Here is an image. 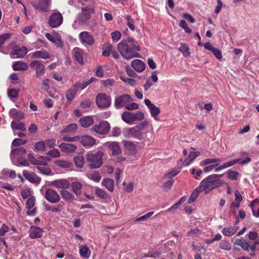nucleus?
I'll list each match as a JSON object with an SVG mask.
<instances>
[{"instance_id": "obj_1", "label": "nucleus", "mask_w": 259, "mask_h": 259, "mask_svg": "<svg viewBox=\"0 0 259 259\" xmlns=\"http://www.w3.org/2000/svg\"><path fill=\"white\" fill-rule=\"evenodd\" d=\"M117 50L122 57L126 59L140 57L138 53L141 48L134 38L128 37L122 39L117 45Z\"/></svg>"}, {"instance_id": "obj_2", "label": "nucleus", "mask_w": 259, "mask_h": 259, "mask_svg": "<svg viewBox=\"0 0 259 259\" xmlns=\"http://www.w3.org/2000/svg\"><path fill=\"white\" fill-rule=\"evenodd\" d=\"M223 175L212 174L203 179L200 183L199 187L205 194L208 193L212 190L218 188L223 184L220 179Z\"/></svg>"}, {"instance_id": "obj_3", "label": "nucleus", "mask_w": 259, "mask_h": 259, "mask_svg": "<svg viewBox=\"0 0 259 259\" xmlns=\"http://www.w3.org/2000/svg\"><path fill=\"white\" fill-rule=\"evenodd\" d=\"M103 153L98 151L96 153H89L87 155V160L89 162L90 166L92 168H98L102 164Z\"/></svg>"}, {"instance_id": "obj_4", "label": "nucleus", "mask_w": 259, "mask_h": 259, "mask_svg": "<svg viewBox=\"0 0 259 259\" xmlns=\"http://www.w3.org/2000/svg\"><path fill=\"white\" fill-rule=\"evenodd\" d=\"M90 18V14L85 8H82V12L79 14L75 19L72 27L77 29L79 26L84 25Z\"/></svg>"}, {"instance_id": "obj_5", "label": "nucleus", "mask_w": 259, "mask_h": 259, "mask_svg": "<svg viewBox=\"0 0 259 259\" xmlns=\"http://www.w3.org/2000/svg\"><path fill=\"white\" fill-rule=\"evenodd\" d=\"M96 104L100 108H106L111 104V99L105 94L99 93L96 96Z\"/></svg>"}, {"instance_id": "obj_6", "label": "nucleus", "mask_w": 259, "mask_h": 259, "mask_svg": "<svg viewBox=\"0 0 259 259\" xmlns=\"http://www.w3.org/2000/svg\"><path fill=\"white\" fill-rule=\"evenodd\" d=\"M63 22V16L58 11L52 13L49 19L48 24L52 28L60 26Z\"/></svg>"}, {"instance_id": "obj_7", "label": "nucleus", "mask_w": 259, "mask_h": 259, "mask_svg": "<svg viewBox=\"0 0 259 259\" xmlns=\"http://www.w3.org/2000/svg\"><path fill=\"white\" fill-rule=\"evenodd\" d=\"M133 101L131 97L127 94L119 96L115 98L114 106L116 109L125 107L128 103Z\"/></svg>"}, {"instance_id": "obj_8", "label": "nucleus", "mask_w": 259, "mask_h": 259, "mask_svg": "<svg viewBox=\"0 0 259 259\" xmlns=\"http://www.w3.org/2000/svg\"><path fill=\"white\" fill-rule=\"evenodd\" d=\"M79 39L84 46H92L95 43L94 38L88 31L81 32L79 34Z\"/></svg>"}, {"instance_id": "obj_9", "label": "nucleus", "mask_w": 259, "mask_h": 259, "mask_svg": "<svg viewBox=\"0 0 259 259\" xmlns=\"http://www.w3.org/2000/svg\"><path fill=\"white\" fill-rule=\"evenodd\" d=\"M110 126L107 121H102L98 124H95L93 127V130L100 134H106L110 130Z\"/></svg>"}, {"instance_id": "obj_10", "label": "nucleus", "mask_w": 259, "mask_h": 259, "mask_svg": "<svg viewBox=\"0 0 259 259\" xmlns=\"http://www.w3.org/2000/svg\"><path fill=\"white\" fill-rule=\"evenodd\" d=\"M51 0H39L38 2H33L31 4L37 11L46 12L49 9Z\"/></svg>"}, {"instance_id": "obj_11", "label": "nucleus", "mask_w": 259, "mask_h": 259, "mask_svg": "<svg viewBox=\"0 0 259 259\" xmlns=\"http://www.w3.org/2000/svg\"><path fill=\"white\" fill-rule=\"evenodd\" d=\"M45 197L49 202L52 203H57L60 200V197L58 192L52 189H47L46 190Z\"/></svg>"}, {"instance_id": "obj_12", "label": "nucleus", "mask_w": 259, "mask_h": 259, "mask_svg": "<svg viewBox=\"0 0 259 259\" xmlns=\"http://www.w3.org/2000/svg\"><path fill=\"white\" fill-rule=\"evenodd\" d=\"M26 153V150L22 147H18L12 150L10 153V157L13 163L15 161L21 158L22 156Z\"/></svg>"}, {"instance_id": "obj_13", "label": "nucleus", "mask_w": 259, "mask_h": 259, "mask_svg": "<svg viewBox=\"0 0 259 259\" xmlns=\"http://www.w3.org/2000/svg\"><path fill=\"white\" fill-rule=\"evenodd\" d=\"M30 66L35 70L37 77H39L45 74V66L41 63L40 61L38 60L33 61L30 64Z\"/></svg>"}, {"instance_id": "obj_14", "label": "nucleus", "mask_w": 259, "mask_h": 259, "mask_svg": "<svg viewBox=\"0 0 259 259\" xmlns=\"http://www.w3.org/2000/svg\"><path fill=\"white\" fill-rule=\"evenodd\" d=\"M144 103L150 110L151 116L157 120V116L160 112L159 108L152 103L150 100L148 99H145Z\"/></svg>"}, {"instance_id": "obj_15", "label": "nucleus", "mask_w": 259, "mask_h": 259, "mask_svg": "<svg viewBox=\"0 0 259 259\" xmlns=\"http://www.w3.org/2000/svg\"><path fill=\"white\" fill-rule=\"evenodd\" d=\"M23 175L27 180L36 185H38L41 181V178L33 172H29L24 170L23 171Z\"/></svg>"}, {"instance_id": "obj_16", "label": "nucleus", "mask_w": 259, "mask_h": 259, "mask_svg": "<svg viewBox=\"0 0 259 259\" xmlns=\"http://www.w3.org/2000/svg\"><path fill=\"white\" fill-rule=\"evenodd\" d=\"M79 142L85 147H90L95 144V139L89 135L79 136Z\"/></svg>"}, {"instance_id": "obj_17", "label": "nucleus", "mask_w": 259, "mask_h": 259, "mask_svg": "<svg viewBox=\"0 0 259 259\" xmlns=\"http://www.w3.org/2000/svg\"><path fill=\"white\" fill-rule=\"evenodd\" d=\"M49 185L57 188L67 189L70 187L68 181L65 179H60L53 181L49 183Z\"/></svg>"}, {"instance_id": "obj_18", "label": "nucleus", "mask_w": 259, "mask_h": 259, "mask_svg": "<svg viewBox=\"0 0 259 259\" xmlns=\"http://www.w3.org/2000/svg\"><path fill=\"white\" fill-rule=\"evenodd\" d=\"M43 232L42 228L32 226L29 229V237L31 239L39 238L42 237Z\"/></svg>"}, {"instance_id": "obj_19", "label": "nucleus", "mask_w": 259, "mask_h": 259, "mask_svg": "<svg viewBox=\"0 0 259 259\" xmlns=\"http://www.w3.org/2000/svg\"><path fill=\"white\" fill-rule=\"evenodd\" d=\"M105 146L111 151L113 155H118L121 153V150L117 142H109L105 144Z\"/></svg>"}, {"instance_id": "obj_20", "label": "nucleus", "mask_w": 259, "mask_h": 259, "mask_svg": "<svg viewBox=\"0 0 259 259\" xmlns=\"http://www.w3.org/2000/svg\"><path fill=\"white\" fill-rule=\"evenodd\" d=\"M131 65L132 68L138 72H142L145 69V64L140 59L134 60L132 61Z\"/></svg>"}, {"instance_id": "obj_21", "label": "nucleus", "mask_w": 259, "mask_h": 259, "mask_svg": "<svg viewBox=\"0 0 259 259\" xmlns=\"http://www.w3.org/2000/svg\"><path fill=\"white\" fill-rule=\"evenodd\" d=\"M235 244L240 246L245 251H255L254 246H251L248 242L243 239H237L235 241Z\"/></svg>"}, {"instance_id": "obj_22", "label": "nucleus", "mask_w": 259, "mask_h": 259, "mask_svg": "<svg viewBox=\"0 0 259 259\" xmlns=\"http://www.w3.org/2000/svg\"><path fill=\"white\" fill-rule=\"evenodd\" d=\"M31 55V57L35 59H47L51 57V55L45 50L35 51L32 53Z\"/></svg>"}, {"instance_id": "obj_23", "label": "nucleus", "mask_w": 259, "mask_h": 259, "mask_svg": "<svg viewBox=\"0 0 259 259\" xmlns=\"http://www.w3.org/2000/svg\"><path fill=\"white\" fill-rule=\"evenodd\" d=\"M238 229V226H226L223 228L222 233L225 236L231 237L237 232Z\"/></svg>"}, {"instance_id": "obj_24", "label": "nucleus", "mask_w": 259, "mask_h": 259, "mask_svg": "<svg viewBox=\"0 0 259 259\" xmlns=\"http://www.w3.org/2000/svg\"><path fill=\"white\" fill-rule=\"evenodd\" d=\"M59 147L63 152L71 153L76 149V146L72 144L61 143Z\"/></svg>"}, {"instance_id": "obj_25", "label": "nucleus", "mask_w": 259, "mask_h": 259, "mask_svg": "<svg viewBox=\"0 0 259 259\" xmlns=\"http://www.w3.org/2000/svg\"><path fill=\"white\" fill-rule=\"evenodd\" d=\"M240 159H235L233 160H230L228 162H225L221 165H218L219 166L215 168L214 170L215 172L220 171L223 169H226L227 168L230 167L232 166L235 165L238 162L240 161Z\"/></svg>"}, {"instance_id": "obj_26", "label": "nucleus", "mask_w": 259, "mask_h": 259, "mask_svg": "<svg viewBox=\"0 0 259 259\" xmlns=\"http://www.w3.org/2000/svg\"><path fill=\"white\" fill-rule=\"evenodd\" d=\"M28 52V50L25 46H22L21 48L15 49L13 53L14 58H23Z\"/></svg>"}, {"instance_id": "obj_27", "label": "nucleus", "mask_w": 259, "mask_h": 259, "mask_svg": "<svg viewBox=\"0 0 259 259\" xmlns=\"http://www.w3.org/2000/svg\"><path fill=\"white\" fill-rule=\"evenodd\" d=\"M79 252L80 256L84 259H88L91 254V251L87 245H81Z\"/></svg>"}, {"instance_id": "obj_28", "label": "nucleus", "mask_w": 259, "mask_h": 259, "mask_svg": "<svg viewBox=\"0 0 259 259\" xmlns=\"http://www.w3.org/2000/svg\"><path fill=\"white\" fill-rule=\"evenodd\" d=\"M79 122L81 126L86 128L93 124L94 119L93 117L90 116H85L79 119Z\"/></svg>"}, {"instance_id": "obj_29", "label": "nucleus", "mask_w": 259, "mask_h": 259, "mask_svg": "<svg viewBox=\"0 0 259 259\" xmlns=\"http://www.w3.org/2000/svg\"><path fill=\"white\" fill-rule=\"evenodd\" d=\"M128 134L132 137L140 139L142 137V132L136 127V126L133 127H130L126 129Z\"/></svg>"}, {"instance_id": "obj_30", "label": "nucleus", "mask_w": 259, "mask_h": 259, "mask_svg": "<svg viewBox=\"0 0 259 259\" xmlns=\"http://www.w3.org/2000/svg\"><path fill=\"white\" fill-rule=\"evenodd\" d=\"M73 53L74 56L76 59V60L80 64H83V54L84 51L83 50L78 48H75L73 49Z\"/></svg>"}, {"instance_id": "obj_31", "label": "nucleus", "mask_w": 259, "mask_h": 259, "mask_svg": "<svg viewBox=\"0 0 259 259\" xmlns=\"http://www.w3.org/2000/svg\"><path fill=\"white\" fill-rule=\"evenodd\" d=\"M121 119L123 121L127 124H132L134 122L132 112L124 111L121 114Z\"/></svg>"}, {"instance_id": "obj_32", "label": "nucleus", "mask_w": 259, "mask_h": 259, "mask_svg": "<svg viewBox=\"0 0 259 259\" xmlns=\"http://www.w3.org/2000/svg\"><path fill=\"white\" fill-rule=\"evenodd\" d=\"M200 154L198 151H191L189 153L188 156L184 160L183 164L184 166H188L190 163Z\"/></svg>"}, {"instance_id": "obj_33", "label": "nucleus", "mask_w": 259, "mask_h": 259, "mask_svg": "<svg viewBox=\"0 0 259 259\" xmlns=\"http://www.w3.org/2000/svg\"><path fill=\"white\" fill-rule=\"evenodd\" d=\"M13 69L15 71L26 70L28 68L26 63L22 61H16L13 63Z\"/></svg>"}, {"instance_id": "obj_34", "label": "nucleus", "mask_w": 259, "mask_h": 259, "mask_svg": "<svg viewBox=\"0 0 259 259\" xmlns=\"http://www.w3.org/2000/svg\"><path fill=\"white\" fill-rule=\"evenodd\" d=\"M78 126L76 123H70L69 125L65 126L61 131V134L69 133L73 134L77 130Z\"/></svg>"}, {"instance_id": "obj_35", "label": "nucleus", "mask_w": 259, "mask_h": 259, "mask_svg": "<svg viewBox=\"0 0 259 259\" xmlns=\"http://www.w3.org/2000/svg\"><path fill=\"white\" fill-rule=\"evenodd\" d=\"M9 115L11 117L16 120L22 119L25 116L24 114L22 112L19 111L16 109L10 110Z\"/></svg>"}, {"instance_id": "obj_36", "label": "nucleus", "mask_w": 259, "mask_h": 259, "mask_svg": "<svg viewBox=\"0 0 259 259\" xmlns=\"http://www.w3.org/2000/svg\"><path fill=\"white\" fill-rule=\"evenodd\" d=\"M11 126L13 131L20 130L21 132L26 131V127L24 123L23 122H19L17 121L13 120L11 122Z\"/></svg>"}, {"instance_id": "obj_37", "label": "nucleus", "mask_w": 259, "mask_h": 259, "mask_svg": "<svg viewBox=\"0 0 259 259\" xmlns=\"http://www.w3.org/2000/svg\"><path fill=\"white\" fill-rule=\"evenodd\" d=\"M123 144L125 150L129 153H133L136 151V146L132 142L123 141Z\"/></svg>"}, {"instance_id": "obj_38", "label": "nucleus", "mask_w": 259, "mask_h": 259, "mask_svg": "<svg viewBox=\"0 0 259 259\" xmlns=\"http://www.w3.org/2000/svg\"><path fill=\"white\" fill-rule=\"evenodd\" d=\"M221 161V159L219 158L205 159L200 162V166H203L211 163L218 164V165H219Z\"/></svg>"}, {"instance_id": "obj_39", "label": "nucleus", "mask_w": 259, "mask_h": 259, "mask_svg": "<svg viewBox=\"0 0 259 259\" xmlns=\"http://www.w3.org/2000/svg\"><path fill=\"white\" fill-rule=\"evenodd\" d=\"M77 90L73 85L66 92V97L68 101L71 102L75 97Z\"/></svg>"}, {"instance_id": "obj_40", "label": "nucleus", "mask_w": 259, "mask_h": 259, "mask_svg": "<svg viewBox=\"0 0 259 259\" xmlns=\"http://www.w3.org/2000/svg\"><path fill=\"white\" fill-rule=\"evenodd\" d=\"M103 185L105 187L108 191L112 192L114 190V181L109 178H105L102 181Z\"/></svg>"}, {"instance_id": "obj_41", "label": "nucleus", "mask_w": 259, "mask_h": 259, "mask_svg": "<svg viewBox=\"0 0 259 259\" xmlns=\"http://www.w3.org/2000/svg\"><path fill=\"white\" fill-rule=\"evenodd\" d=\"M51 159L49 156H39L38 159H36L34 164L37 165V166H46L48 164V161H50Z\"/></svg>"}, {"instance_id": "obj_42", "label": "nucleus", "mask_w": 259, "mask_h": 259, "mask_svg": "<svg viewBox=\"0 0 259 259\" xmlns=\"http://www.w3.org/2000/svg\"><path fill=\"white\" fill-rule=\"evenodd\" d=\"M82 184L79 182H73L71 184V189L73 192L77 195L81 193Z\"/></svg>"}, {"instance_id": "obj_43", "label": "nucleus", "mask_w": 259, "mask_h": 259, "mask_svg": "<svg viewBox=\"0 0 259 259\" xmlns=\"http://www.w3.org/2000/svg\"><path fill=\"white\" fill-rule=\"evenodd\" d=\"M88 177L95 182H99L101 179V176L97 171H93L89 172L88 174Z\"/></svg>"}, {"instance_id": "obj_44", "label": "nucleus", "mask_w": 259, "mask_h": 259, "mask_svg": "<svg viewBox=\"0 0 259 259\" xmlns=\"http://www.w3.org/2000/svg\"><path fill=\"white\" fill-rule=\"evenodd\" d=\"M46 148L45 141H40L36 142L34 145V150L35 152H44Z\"/></svg>"}, {"instance_id": "obj_45", "label": "nucleus", "mask_w": 259, "mask_h": 259, "mask_svg": "<svg viewBox=\"0 0 259 259\" xmlns=\"http://www.w3.org/2000/svg\"><path fill=\"white\" fill-rule=\"evenodd\" d=\"M1 174L4 176L11 179H15L16 177V173L14 170L5 168L1 171Z\"/></svg>"}, {"instance_id": "obj_46", "label": "nucleus", "mask_w": 259, "mask_h": 259, "mask_svg": "<svg viewBox=\"0 0 259 259\" xmlns=\"http://www.w3.org/2000/svg\"><path fill=\"white\" fill-rule=\"evenodd\" d=\"M202 234V231L198 228H194L189 231L187 234V236L191 238H195L199 237Z\"/></svg>"}, {"instance_id": "obj_47", "label": "nucleus", "mask_w": 259, "mask_h": 259, "mask_svg": "<svg viewBox=\"0 0 259 259\" xmlns=\"http://www.w3.org/2000/svg\"><path fill=\"white\" fill-rule=\"evenodd\" d=\"M202 192V191L199 187L196 188L191 194L188 199V203H191L193 202L198 196L199 193Z\"/></svg>"}, {"instance_id": "obj_48", "label": "nucleus", "mask_w": 259, "mask_h": 259, "mask_svg": "<svg viewBox=\"0 0 259 259\" xmlns=\"http://www.w3.org/2000/svg\"><path fill=\"white\" fill-rule=\"evenodd\" d=\"M92 101L90 99H85L80 102V106L83 111L87 112L91 108Z\"/></svg>"}, {"instance_id": "obj_49", "label": "nucleus", "mask_w": 259, "mask_h": 259, "mask_svg": "<svg viewBox=\"0 0 259 259\" xmlns=\"http://www.w3.org/2000/svg\"><path fill=\"white\" fill-rule=\"evenodd\" d=\"M36 169L38 170L39 172L42 175L47 176L52 175L51 169L46 166H37Z\"/></svg>"}, {"instance_id": "obj_50", "label": "nucleus", "mask_w": 259, "mask_h": 259, "mask_svg": "<svg viewBox=\"0 0 259 259\" xmlns=\"http://www.w3.org/2000/svg\"><path fill=\"white\" fill-rule=\"evenodd\" d=\"M227 173L228 178L231 180H237L239 178V173L237 171L230 169Z\"/></svg>"}, {"instance_id": "obj_51", "label": "nucleus", "mask_w": 259, "mask_h": 259, "mask_svg": "<svg viewBox=\"0 0 259 259\" xmlns=\"http://www.w3.org/2000/svg\"><path fill=\"white\" fill-rule=\"evenodd\" d=\"M240 156L242 157L245 158L243 160H240L239 162H238L241 165H244L247 163H249L251 161V158L249 156V154L246 152H242L240 153Z\"/></svg>"}, {"instance_id": "obj_52", "label": "nucleus", "mask_w": 259, "mask_h": 259, "mask_svg": "<svg viewBox=\"0 0 259 259\" xmlns=\"http://www.w3.org/2000/svg\"><path fill=\"white\" fill-rule=\"evenodd\" d=\"M179 50L183 54L184 57H187L190 55V50L186 44H182Z\"/></svg>"}, {"instance_id": "obj_53", "label": "nucleus", "mask_w": 259, "mask_h": 259, "mask_svg": "<svg viewBox=\"0 0 259 259\" xmlns=\"http://www.w3.org/2000/svg\"><path fill=\"white\" fill-rule=\"evenodd\" d=\"M61 194L63 198L65 200H70L74 199V195L65 189L61 191Z\"/></svg>"}, {"instance_id": "obj_54", "label": "nucleus", "mask_w": 259, "mask_h": 259, "mask_svg": "<svg viewBox=\"0 0 259 259\" xmlns=\"http://www.w3.org/2000/svg\"><path fill=\"white\" fill-rule=\"evenodd\" d=\"M220 248L223 250L229 251L231 249L232 245L228 240H222L220 242Z\"/></svg>"}, {"instance_id": "obj_55", "label": "nucleus", "mask_w": 259, "mask_h": 259, "mask_svg": "<svg viewBox=\"0 0 259 259\" xmlns=\"http://www.w3.org/2000/svg\"><path fill=\"white\" fill-rule=\"evenodd\" d=\"M112 46L110 44H105L102 51V55L105 57H108L110 56L112 52Z\"/></svg>"}, {"instance_id": "obj_56", "label": "nucleus", "mask_w": 259, "mask_h": 259, "mask_svg": "<svg viewBox=\"0 0 259 259\" xmlns=\"http://www.w3.org/2000/svg\"><path fill=\"white\" fill-rule=\"evenodd\" d=\"M96 194L101 199H105L108 197V194L102 189L97 188L95 190Z\"/></svg>"}, {"instance_id": "obj_57", "label": "nucleus", "mask_w": 259, "mask_h": 259, "mask_svg": "<svg viewBox=\"0 0 259 259\" xmlns=\"http://www.w3.org/2000/svg\"><path fill=\"white\" fill-rule=\"evenodd\" d=\"M89 85V83L87 81H83L82 82H77L73 84L74 88H76L78 91H81L85 89Z\"/></svg>"}, {"instance_id": "obj_58", "label": "nucleus", "mask_w": 259, "mask_h": 259, "mask_svg": "<svg viewBox=\"0 0 259 259\" xmlns=\"http://www.w3.org/2000/svg\"><path fill=\"white\" fill-rule=\"evenodd\" d=\"M21 194L23 199L28 198L32 195V191L30 188H27L21 191Z\"/></svg>"}, {"instance_id": "obj_59", "label": "nucleus", "mask_w": 259, "mask_h": 259, "mask_svg": "<svg viewBox=\"0 0 259 259\" xmlns=\"http://www.w3.org/2000/svg\"><path fill=\"white\" fill-rule=\"evenodd\" d=\"M134 121L136 120H142L145 118L144 114L141 111L133 112Z\"/></svg>"}, {"instance_id": "obj_60", "label": "nucleus", "mask_w": 259, "mask_h": 259, "mask_svg": "<svg viewBox=\"0 0 259 259\" xmlns=\"http://www.w3.org/2000/svg\"><path fill=\"white\" fill-rule=\"evenodd\" d=\"M19 91L15 89H11L8 90V95L10 98H17L19 96Z\"/></svg>"}, {"instance_id": "obj_61", "label": "nucleus", "mask_w": 259, "mask_h": 259, "mask_svg": "<svg viewBox=\"0 0 259 259\" xmlns=\"http://www.w3.org/2000/svg\"><path fill=\"white\" fill-rule=\"evenodd\" d=\"M125 18L127 20V24L130 29L133 31L135 30L134 20L129 15H125Z\"/></svg>"}, {"instance_id": "obj_62", "label": "nucleus", "mask_w": 259, "mask_h": 259, "mask_svg": "<svg viewBox=\"0 0 259 259\" xmlns=\"http://www.w3.org/2000/svg\"><path fill=\"white\" fill-rule=\"evenodd\" d=\"M74 161L77 167L81 168L83 166L84 164V158L82 156L74 157Z\"/></svg>"}, {"instance_id": "obj_63", "label": "nucleus", "mask_w": 259, "mask_h": 259, "mask_svg": "<svg viewBox=\"0 0 259 259\" xmlns=\"http://www.w3.org/2000/svg\"><path fill=\"white\" fill-rule=\"evenodd\" d=\"M55 163L59 166L62 168H69L70 166V163L65 160H57Z\"/></svg>"}, {"instance_id": "obj_64", "label": "nucleus", "mask_w": 259, "mask_h": 259, "mask_svg": "<svg viewBox=\"0 0 259 259\" xmlns=\"http://www.w3.org/2000/svg\"><path fill=\"white\" fill-rule=\"evenodd\" d=\"M27 142L28 141L27 140L16 138L13 140L12 142V145L16 147L20 145H24L26 144Z\"/></svg>"}]
</instances>
